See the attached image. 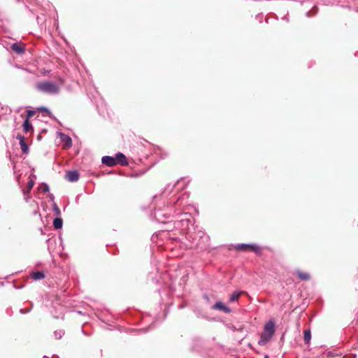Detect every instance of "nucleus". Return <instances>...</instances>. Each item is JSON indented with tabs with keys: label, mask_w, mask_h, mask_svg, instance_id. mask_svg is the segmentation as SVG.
I'll return each instance as SVG.
<instances>
[{
	"label": "nucleus",
	"mask_w": 358,
	"mask_h": 358,
	"mask_svg": "<svg viewBox=\"0 0 358 358\" xmlns=\"http://www.w3.org/2000/svg\"><path fill=\"white\" fill-rule=\"evenodd\" d=\"M36 89L41 92L49 94H57L60 91L59 85L50 80L38 82L36 85Z\"/></svg>",
	"instance_id": "f257e3e1"
},
{
	"label": "nucleus",
	"mask_w": 358,
	"mask_h": 358,
	"mask_svg": "<svg viewBox=\"0 0 358 358\" xmlns=\"http://www.w3.org/2000/svg\"><path fill=\"white\" fill-rule=\"evenodd\" d=\"M275 331V324L273 321L267 322L264 329V331L261 334V338L259 341V345H264L268 342L272 338Z\"/></svg>",
	"instance_id": "f03ea898"
},
{
	"label": "nucleus",
	"mask_w": 358,
	"mask_h": 358,
	"mask_svg": "<svg viewBox=\"0 0 358 358\" xmlns=\"http://www.w3.org/2000/svg\"><path fill=\"white\" fill-rule=\"evenodd\" d=\"M236 250H250L255 251L257 253L260 252V248L255 244H238L235 246Z\"/></svg>",
	"instance_id": "7ed1b4c3"
},
{
	"label": "nucleus",
	"mask_w": 358,
	"mask_h": 358,
	"mask_svg": "<svg viewBox=\"0 0 358 358\" xmlns=\"http://www.w3.org/2000/svg\"><path fill=\"white\" fill-rule=\"evenodd\" d=\"M101 162L108 166H114L117 164V159L110 156H104L101 159Z\"/></svg>",
	"instance_id": "20e7f679"
},
{
	"label": "nucleus",
	"mask_w": 358,
	"mask_h": 358,
	"mask_svg": "<svg viewBox=\"0 0 358 358\" xmlns=\"http://www.w3.org/2000/svg\"><path fill=\"white\" fill-rule=\"evenodd\" d=\"M213 309H215V310H222L223 311L224 313H231V308L227 307V306H225L222 302L221 301H217L216 302L213 306Z\"/></svg>",
	"instance_id": "39448f33"
},
{
	"label": "nucleus",
	"mask_w": 358,
	"mask_h": 358,
	"mask_svg": "<svg viewBox=\"0 0 358 358\" xmlns=\"http://www.w3.org/2000/svg\"><path fill=\"white\" fill-rule=\"evenodd\" d=\"M65 178L70 182H76L79 179V173L76 171H70L66 173Z\"/></svg>",
	"instance_id": "423d86ee"
},
{
	"label": "nucleus",
	"mask_w": 358,
	"mask_h": 358,
	"mask_svg": "<svg viewBox=\"0 0 358 358\" xmlns=\"http://www.w3.org/2000/svg\"><path fill=\"white\" fill-rule=\"evenodd\" d=\"M34 183H35L34 180L30 179L27 183V189H22V193L24 196V200L26 201H28V200L29 199V196L27 195L29 194L31 189L33 188Z\"/></svg>",
	"instance_id": "0eeeda50"
},
{
	"label": "nucleus",
	"mask_w": 358,
	"mask_h": 358,
	"mask_svg": "<svg viewBox=\"0 0 358 358\" xmlns=\"http://www.w3.org/2000/svg\"><path fill=\"white\" fill-rule=\"evenodd\" d=\"M17 138L20 141V148H21V150L22 151L24 152V153H27L29 152V146L28 145L25 143L24 141V136L18 134L17 136Z\"/></svg>",
	"instance_id": "6e6552de"
},
{
	"label": "nucleus",
	"mask_w": 358,
	"mask_h": 358,
	"mask_svg": "<svg viewBox=\"0 0 358 358\" xmlns=\"http://www.w3.org/2000/svg\"><path fill=\"white\" fill-rule=\"evenodd\" d=\"M115 159H117V164H120L121 165L124 166L128 164L126 157L121 152H118L116 155Z\"/></svg>",
	"instance_id": "1a4fd4ad"
},
{
	"label": "nucleus",
	"mask_w": 358,
	"mask_h": 358,
	"mask_svg": "<svg viewBox=\"0 0 358 358\" xmlns=\"http://www.w3.org/2000/svg\"><path fill=\"white\" fill-rule=\"evenodd\" d=\"M23 131L26 133L29 132L30 131H33V127L31 123L28 120H24L23 124Z\"/></svg>",
	"instance_id": "9d476101"
},
{
	"label": "nucleus",
	"mask_w": 358,
	"mask_h": 358,
	"mask_svg": "<svg viewBox=\"0 0 358 358\" xmlns=\"http://www.w3.org/2000/svg\"><path fill=\"white\" fill-rule=\"evenodd\" d=\"M61 138L62 141L64 143V145L66 148H70L72 145V141L71 138L65 134L61 135Z\"/></svg>",
	"instance_id": "9b49d317"
},
{
	"label": "nucleus",
	"mask_w": 358,
	"mask_h": 358,
	"mask_svg": "<svg viewBox=\"0 0 358 358\" xmlns=\"http://www.w3.org/2000/svg\"><path fill=\"white\" fill-rule=\"evenodd\" d=\"M31 278L35 280H42L45 278L43 271H36L31 273Z\"/></svg>",
	"instance_id": "f8f14e48"
},
{
	"label": "nucleus",
	"mask_w": 358,
	"mask_h": 358,
	"mask_svg": "<svg viewBox=\"0 0 358 358\" xmlns=\"http://www.w3.org/2000/svg\"><path fill=\"white\" fill-rule=\"evenodd\" d=\"M242 293H243V292H238V291L233 292L229 297V302L232 303V302L237 301L238 300L240 295Z\"/></svg>",
	"instance_id": "ddd939ff"
},
{
	"label": "nucleus",
	"mask_w": 358,
	"mask_h": 358,
	"mask_svg": "<svg viewBox=\"0 0 358 358\" xmlns=\"http://www.w3.org/2000/svg\"><path fill=\"white\" fill-rule=\"evenodd\" d=\"M63 221L60 217L55 218L53 220V226L55 229H59L62 227Z\"/></svg>",
	"instance_id": "4468645a"
},
{
	"label": "nucleus",
	"mask_w": 358,
	"mask_h": 358,
	"mask_svg": "<svg viewBox=\"0 0 358 358\" xmlns=\"http://www.w3.org/2000/svg\"><path fill=\"white\" fill-rule=\"evenodd\" d=\"M11 48L14 52L18 54H21L24 52V48L19 45L17 43H13L11 46Z\"/></svg>",
	"instance_id": "2eb2a0df"
},
{
	"label": "nucleus",
	"mask_w": 358,
	"mask_h": 358,
	"mask_svg": "<svg viewBox=\"0 0 358 358\" xmlns=\"http://www.w3.org/2000/svg\"><path fill=\"white\" fill-rule=\"evenodd\" d=\"M311 339V333L310 330L304 331L303 340L306 344H308Z\"/></svg>",
	"instance_id": "dca6fc26"
},
{
	"label": "nucleus",
	"mask_w": 358,
	"mask_h": 358,
	"mask_svg": "<svg viewBox=\"0 0 358 358\" xmlns=\"http://www.w3.org/2000/svg\"><path fill=\"white\" fill-rule=\"evenodd\" d=\"M296 274L299 278L302 280H307L310 278V275L308 273H303L301 271H297Z\"/></svg>",
	"instance_id": "f3484780"
},
{
	"label": "nucleus",
	"mask_w": 358,
	"mask_h": 358,
	"mask_svg": "<svg viewBox=\"0 0 358 358\" xmlns=\"http://www.w3.org/2000/svg\"><path fill=\"white\" fill-rule=\"evenodd\" d=\"M64 334V331L62 329L57 330L54 332V336L56 339H60Z\"/></svg>",
	"instance_id": "a211bd4d"
},
{
	"label": "nucleus",
	"mask_w": 358,
	"mask_h": 358,
	"mask_svg": "<svg viewBox=\"0 0 358 358\" xmlns=\"http://www.w3.org/2000/svg\"><path fill=\"white\" fill-rule=\"evenodd\" d=\"M49 189V186L45 183H43L40 185L39 190H41L42 192H48Z\"/></svg>",
	"instance_id": "6ab92c4d"
},
{
	"label": "nucleus",
	"mask_w": 358,
	"mask_h": 358,
	"mask_svg": "<svg viewBox=\"0 0 358 358\" xmlns=\"http://www.w3.org/2000/svg\"><path fill=\"white\" fill-rule=\"evenodd\" d=\"M27 117L25 120H29V118H31L32 116H34L35 115V111L32 110H28L27 111Z\"/></svg>",
	"instance_id": "aec40b11"
},
{
	"label": "nucleus",
	"mask_w": 358,
	"mask_h": 358,
	"mask_svg": "<svg viewBox=\"0 0 358 358\" xmlns=\"http://www.w3.org/2000/svg\"><path fill=\"white\" fill-rule=\"evenodd\" d=\"M53 210L56 213L57 215L60 214V210L56 204H54L53 206Z\"/></svg>",
	"instance_id": "412c9836"
},
{
	"label": "nucleus",
	"mask_w": 358,
	"mask_h": 358,
	"mask_svg": "<svg viewBox=\"0 0 358 358\" xmlns=\"http://www.w3.org/2000/svg\"><path fill=\"white\" fill-rule=\"evenodd\" d=\"M49 198H50L52 201H53V200H54V196H53V194H49Z\"/></svg>",
	"instance_id": "4be33fe9"
},
{
	"label": "nucleus",
	"mask_w": 358,
	"mask_h": 358,
	"mask_svg": "<svg viewBox=\"0 0 358 358\" xmlns=\"http://www.w3.org/2000/svg\"><path fill=\"white\" fill-rule=\"evenodd\" d=\"M20 312H21L22 313H25V312H24V311H23V310H22V309H21V310H20Z\"/></svg>",
	"instance_id": "5701e85b"
}]
</instances>
